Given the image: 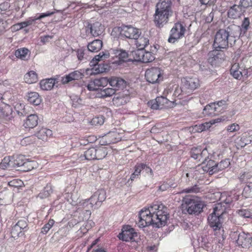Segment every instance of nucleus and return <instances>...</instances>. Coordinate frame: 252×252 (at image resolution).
Listing matches in <instances>:
<instances>
[{"label": "nucleus", "mask_w": 252, "mask_h": 252, "mask_svg": "<svg viewBox=\"0 0 252 252\" xmlns=\"http://www.w3.org/2000/svg\"><path fill=\"white\" fill-rule=\"evenodd\" d=\"M54 224V221H48L42 228L41 232L46 234Z\"/></svg>", "instance_id": "0e129e2a"}, {"label": "nucleus", "mask_w": 252, "mask_h": 252, "mask_svg": "<svg viewBox=\"0 0 252 252\" xmlns=\"http://www.w3.org/2000/svg\"><path fill=\"white\" fill-rule=\"evenodd\" d=\"M107 154V149L105 147L99 146L88 149L84 152L83 154L79 156V158L80 160H99L105 158Z\"/></svg>", "instance_id": "7ed1b4c3"}, {"label": "nucleus", "mask_w": 252, "mask_h": 252, "mask_svg": "<svg viewBox=\"0 0 252 252\" xmlns=\"http://www.w3.org/2000/svg\"><path fill=\"white\" fill-rule=\"evenodd\" d=\"M54 12H49L47 11L45 13H41L39 15V16H37L36 15L34 17H31L29 18L27 21H26L25 22L27 24L28 26L31 25L33 22H34L36 20H40L42 18H44L46 17L50 16L54 14Z\"/></svg>", "instance_id": "ea45409f"}, {"label": "nucleus", "mask_w": 252, "mask_h": 252, "mask_svg": "<svg viewBox=\"0 0 252 252\" xmlns=\"http://www.w3.org/2000/svg\"><path fill=\"white\" fill-rule=\"evenodd\" d=\"M200 191V189L197 186L194 185L183 189L182 193H197Z\"/></svg>", "instance_id": "bf43d9fd"}, {"label": "nucleus", "mask_w": 252, "mask_h": 252, "mask_svg": "<svg viewBox=\"0 0 252 252\" xmlns=\"http://www.w3.org/2000/svg\"><path fill=\"white\" fill-rule=\"evenodd\" d=\"M230 164V161L228 159L222 160L217 164L215 163L214 160L209 159L207 164V167L208 168L207 171L210 175H212L225 169L227 168Z\"/></svg>", "instance_id": "9b49d317"}, {"label": "nucleus", "mask_w": 252, "mask_h": 252, "mask_svg": "<svg viewBox=\"0 0 252 252\" xmlns=\"http://www.w3.org/2000/svg\"><path fill=\"white\" fill-rule=\"evenodd\" d=\"M209 157V153H208V150L206 148H204V149H202L201 152L200 153V156H199V158L198 160L199 161L201 162L202 164H206L208 163Z\"/></svg>", "instance_id": "49530a36"}, {"label": "nucleus", "mask_w": 252, "mask_h": 252, "mask_svg": "<svg viewBox=\"0 0 252 252\" xmlns=\"http://www.w3.org/2000/svg\"><path fill=\"white\" fill-rule=\"evenodd\" d=\"M186 30L185 27L180 22L175 23L171 29L168 42L174 43L184 36Z\"/></svg>", "instance_id": "1a4fd4ad"}, {"label": "nucleus", "mask_w": 252, "mask_h": 252, "mask_svg": "<svg viewBox=\"0 0 252 252\" xmlns=\"http://www.w3.org/2000/svg\"><path fill=\"white\" fill-rule=\"evenodd\" d=\"M150 209V206L144 207L139 212V220H154V212L152 213Z\"/></svg>", "instance_id": "cd10ccee"}, {"label": "nucleus", "mask_w": 252, "mask_h": 252, "mask_svg": "<svg viewBox=\"0 0 252 252\" xmlns=\"http://www.w3.org/2000/svg\"><path fill=\"white\" fill-rule=\"evenodd\" d=\"M135 44L138 48L137 50H144V48L149 45V39L148 36L141 35V32L138 37L135 38Z\"/></svg>", "instance_id": "c756f323"}, {"label": "nucleus", "mask_w": 252, "mask_h": 252, "mask_svg": "<svg viewBox=\"0 0 252 252\" xmlns=\"http://www.w3.org/2000/svg\"><path fill=\"white\" fill-rule=\"evenodd\" d=\"M202 149L200 147L192 148L190 151L191 157L195 159L198 160Z\"/></svg>", "instance_id": "13d9d810"}, {"label": "nucleus", "mask_w": 252, "mask_h": 252, "mask_svg": "<svg viewBox=\"0 0 252 252\" xmlns=\"http://www.w3.org/2000/svg\"><path fill=\"white\" fill-rule=\"evenodd\" d=\"M245 11V8L241 6V3L239 5L234 4L231 6L227 12L228 17L232 19H236L240 17Z\"/></svg>", "instance_id": "b1692460"}, {"label": "nucleus", "mask_w": 252, "mask_h": 252, "mask_svg": "<svg viewBox=\"0 0 252 252\" xmlns=\"http://www.w3.org/2000/svg\"><path fill=\"white\" fill-rule=\"evenodd\" d=\"M137 235L134 229L130 225H125L123 227L122 232L119 234L120 239L128 242L133 241L134 237Z\"/></svg>", "instance_id": "a211bd4d"}, {"label": "nucleus", "mask_w": 252, "mask_h": 252, "mask_svg": "<svg viewBox=\"0 0 252 252\" xmlns=\"http://www.w3.org/2000/svg\"><path fill=\"white\" fill-rule=\"evenodd\" d=\"M104 119L102 117H94L92 121V123L95 125H101L104 123Z\"/></svg>", "instance_id": "69168bd1"}, {"label": "nucleus", "mask_w": 252, "mask_h": 252, "mask_svg": "<svg viewBox=\"0 0 252 252\" xmlns=\"http://www.w3.org/2000/svg\"><path fill=\"white\" fill-rule=\"evenodd\" d=\"M53 192V188L51 184H47L43 190L40 192L38 197L41 199L48 197Z\"/></svg>", "instance_id": "c03bdc74"}, {"label": "nucleus", "mask_w": 252, "mask_h": 252, "mask_svg": "<svg viewBox=\"0 0 252 252\" xmlns=\"http://www.w3.org/2000/svg\"><path fill=\"white\" fill-rule=\"evenodd\" d=\"M28 101L34 105H38L41 102L42 99L36 92H31L27 95Z\"/></svg>", "instance_id": "f704fd0d"}, {"label": "nucleus", "mask_w": 252, "mask_h": 252, "mask_svg": "<svg viewBox=\"0 0 252 252\" xmlns=\"http://www.w3.org/2000/svg\"><path fill=\"white\" fill-rule=\"evenodd\" d=\"M24 79L28 84L34 83L38 80L37 75L34 71H30L25 74Z\"/></svg>", "instance_id": "79ce46f5"}, {"label": "nucleus", "mask_w": 252, "mask_h": 252, "mask_svg": "<svg viewBox=\"0 0 252 252\" xmlns=\"http://www.w3.org/2000/svg\"><path fill=\"white\" fill-rule=\"evenodd\" d=\"M12 157L13 168L18 167H23L27 159L25 156L20 155Z\"/></svg>", "instance_id": "4c0bfd02"}, {"label": "nucleus", "mask_w": 252, "mask_h": 252, "mask_svg": "<svg viewBox=\"0 0 252 252\" xmlns=\"http://www.w3.org/2000/svg\"><path fill=\"white\" fill-rule=\"evenodd\" d=\"M127 99L128 97L124 94H115L113 98V102L115 105L120 106L126 103Z\"/></svg>", "instance_id": "a19ab883"}, {"label": "nucleus", "mask_w": 252, "mask_h": 252, "mask_svg": "<svg viewBox=\"0 0 252 252\" xmlns=\"http://www.w3.org/2000/svg\"><path fill=\"white\" fill-rule=\"evenodd\" d=\"M106 198V192L103 189L98 190L89 199L83 200L81 205L84 208L90 209L94 208L97 209L101 206V203Z\"/></svg>", "instance_id": "f03ea898"}, {"label": "nucleus", "mask_w": 252, "mask_h": 252, "mask_svg": "<svg viewBox=\"0 0 252 252\" xmlns=\"http://www.w3.org/2000/svg\"><path fill=\"white\" fill-rule=\"evenodd\" d=\"M12 157H5L0 163V168L2 169H6L8 168H13Z\"/></svg>", "instance_id": "37998d69"}, {"label": "nucleus", "mask_w": 252, "mask_h": 252, "mask_svg": "<svg viewBox=\"0 0 252 252\" xmlns=\"http://www.w3.org/2000/svg\"><path fill=\"white\" fill-rule=\"evenodd\" d=\"M35 140L36 136L34 135L26 137L22 140L21 144L23 145L31 144L34 143L35 142Z\"/></svg>", "instance_id": "4d7b16f0"}, {"label": "nucleus", "mask_w": 252, "mask_h": 252, "mask_svg": "<svg viewBox=\"0 0 252 252\" xmlns=\"http://www.w3.org/2000/svg\"><path fill=\"white\" fill-rule=\"evenodd\" d=\"M121 139L122 136L119 133L115 131L109 132L103 137L102 139L105 140V142H104V144L108 145L111 143H117L120 141Z\"/></svg>", "instance_id": "bb28decb"}, {"label": "nucleus", "mask_w": 252, "mask_h": 252, "mask_svg": "<svg viewBox=\"0 0 252 252\" xmlns=\"http://www.w3.org/2000/svg\"><path fill=\"white\" fill-rule=\"evenodd\" d=\"M238 215L244 218H249L252 219V213L246 209L238 210L236 212Z\"/></svg>", "instance_id": "6e6d98bb"}, {"label": "nucleus", "mask_w": 252, "mask_h": 252, "mask_svg": "<svg viewBox=\"0 0 252 252\" xmlns=\"http://www.w3.org/2000/svg\"><path fill=\"white\" fill-rule=\"evenodd\" d=\"M226 108L225 101L221 100L207 105L203 109V113L205 116L212 117L223 113Z\"/></svg>", "instance_id": "423d86ee"}, {"label": "nucleus", "mask_w": 252, "mask_h": 252, "mask_svg": "<svg viewBox=\"0 0 252 252\" xmlns=\"http://www.w3.org/2000/svg\"><path fill=\"white\" fill-rule=\"evenodd\" d=\"M208 225L216 233L220 232V231L223 232L221 221H208Z\"/></svg>", "instance_id": "a18cd8bd"}, {"label": "nucleus", "mask_w": 252, "mask_h": 252, "mask_svg": "<svg viewBox=\"0 0 252 252\" xmlns=\"http://www.w3.org/2000/svg\"><path fill=\"white\" fill-rule=\"evenodd\" d=\"M29 50L27 48H21L16 50L15 55L16 57L21 60H25L28 55Z\"/></svg>", "instance_id": "09e8293b"}, {"label": "nucleus", "mask_w": 252, "mask_h": 252, "mask_svg": "<svg viewBox=\"0 0 252 252\" xmlns=\"http://www.w3.org/2000/svg\"><path fill=\"white\" fill-rule=\"evenodd\" d=\"M240 3L245 9L252 6V0H240Z\"/></svg>", "instance_id": "774afa93"}, {"label": "nucleus", "mask_w": 252, "mask_h": 252, "mask_svg": "<svg viewBox=\"0 0 252 252\" xmlns=\"http://www.w3.org/2000/svg\"><path fill=\"white\" fill-rule=\"evenodd\" d=\"M52 134L51 130L46 128H42L34 135L39 139L43 141H47L52 136Z\"/></svg>", "instance_id": "7c9ffc66"}, {"label": "nucleus", "mask_w": 252, "mask_h": 252, "mask_svg": "<svg viewBox=\"0 0 252 252\" xmlns=\"http://www.w3.org/2000/svg\"><path fill=\"white\" fill-rule=\"evenodd\" d=\"M38 117L36 114H31L25 121L24 126L25 128H33L38 124Z\"/></svg>", "instance_id": "473e14b6"}, {"label": "nucleus", "mask_w": 252, "mask_h": 252, "mask_svg": "<svg viewBox=\"0 0 252 252\" xmlns=\"http://www.w3.org/2000/svg\"><path fill=\"white\" fill-rule=\"evenodd\" d=\"M84 223L80 228V231L83 234H85L92 227V225L91 223H89V221H83Z\"/></svg>", "instance_id": "052dcab7"}, {"label": "nucleus", "mask_w": 252, "mask_h": 252, "mask_svg": "<svg viewBox=\"0 0 252 252\" xmlns=\"http://www.w3.org/2000/svg\"><path fill=\"white\" fill-rule=\"evenodd\" d=\"M83 76V73L80 71L75 70L62 77L61 81L63 84L64 85L73 81L79 80Z\"/></svg>", "instance_id": "5701e85b"}, {"label": "nucleus", "mask_w": 252, "mask_h": 252, "mask_svg": "<svg viewBox=\"0 0 252 252\" xmlns=\"http://www.w3.org/2000/svg\"><path fill=\"white\" fill-rule=\"evenodd\" d=\"M172 4L171 0H159L157 4L156 10L172 15Z\"/></svg>", "instance_id": "412c9836"}, {"label": "nucleus", "mask_w": 252, "mask_h": 252, "mask_svg": "<svg viewBox=\"0 0 252 252\" xmlns=\"http://www.w3.org/2000/svg\"><path fill=\"white\" fill-rule=\"evenodd\" d=\"M224 30L228 33L229 37L233 41V43L235 42L236 38L243 36L242 34L239 26L235 24H230Z\"/></svg>", "instance_id": "aec40b11"}, {"label": "nucleus", "mask_w": 252, "mask_h": 252, "mask_svg": "<svg viewBox=\"0 0 252 252\" xmlns=\"http://www.w3.org/2000/svg\"><path fill=\"white\" fill-rule=\"evenodd\" d=\"M226 119V118L225 116H222L220 118L212 120L208 122L202 123L201 124V127L202 128V130H204V131L208 130L210 127H211L212 125L224 121Z\"/></svg>", "instance_id": "58836bf2"}, {"label": "nucleus", "mask_w": 252, "mask_h": 252, "mask_svg": "<svg viewBox=\"0 0 252 252\" xmlns=\"http://www.w3.org/2000/svg\"><path fill=\"white\" fill-rule=\"evenodd\" d=\"M108 84V78L101 77L91 81L87 86V89L90 91L98 90L100 87H105Z\"/></svg>", "instance_id": "4be33fe9"}, {"label": "nucleus", "mask_w": 252, "mask_h": 252, "mask_svg": "<svg viewBox=\"0 0 252 252\" xmlns=\"http://www.w3.org/2000/svg\"><path fill=\"white\" fill-rule=\"evenodd\" d=\"M234 235L238 236L236 243L238 246L243 248H250L252 247V236L250 234L242 232L238 235L235 232Z\"/></svg>", "instance_id": "4468645a"}, {"label": "nucleus", "mask_w": 252, "mask_h": 252, "mask_svg": "<svg viewBox=\"0 0 252 252\" xmlns=\"http://www.w3.org/2000/svg\"><path fill=\"white\" fill-rule=\"evenodd\" d=\"M226 207L222 203L216 204L208 216L207 220H221L226 219L227 213L226 211Z\"/></svg>", "instance_id": "6e6552de"}, {"label": "nucleus", "mask_w": 252, "mask_h": 252, "mask_svg": "<svg viewBox=\"0 0 252 252\" xmlns=\"http://www.w3.org/2000/svg\"><path fill=\"white\" fill-rule=\"evenodd\" d=\"M232 41L228 33L224 29H220L216 33L213 46L215 49H226L229 44L232 45Z\"/></svg>", "instance_id": "39448f33"}, {"label": "nucleus", "mask_w": 252, "mask_h": 252, "mask_svg": "<svg viewBox=\"0 0 252 252\" xmlns=\"http://www.w3.org/2000/svg\"><path fill=\"white\" fill-rule=\"evenodd\" d=\"M220 49H215L208 53V62L212 66L216 65L224 60V54Z\"/></svg>", "instance_id": "f3484780"}, {"label": "nucleus", "mask_w": 252, "mask_h": 252, "mask_svg": "<svg viewBox=\"0 0 252 252\" xmlns=\"http://www.w3.org/2000/svg\"><path fill=\"white\" fill-rule=\"evenodd\" d=\"M140 30L131 26H126L121 28L120 27L114 28L111 34L113 36H117V33L125 36L126 37L135 39L140 35Z\"/></svg>", "instance_id": "0eeeda50"}, {"label": "nucleus", "mask_w": 252, "mask_h": 252, "mask_svg": "<svg viewBox=\"0 0 252 252\" xmlns=\"http://www.w3.org/2000/svg\"><path fill=\"white\" fill-rule=\"evenodd\" d=\"M109 84L115 90L123 89L126 86V81L118 77L113 76L108 78Z\"/></svg>", "instance_id": "a878e982"}, {"label": "nucleus", "mask_w": 252, "mask_h": 252, "mask_svg": "<svg viewBox=\"0 0 252 252\" xmlns=\"http://www.w3.org/2000/svg\"><path fill=\"white\" fill-rule=\"evenodd\" d=\"M250 26V20L249 18L246 17L244 19L242 25L240 26L242 34L244 36L247 32Z\"/></svg>", "instance_id": "864d4df0"}, {"label": "nucleus", "mask_w": 252, "mask_h": 252, "mask_svg": "<svg viewBox=\"0 0 252 252\" xmlns=\"http://www.w3.org/2000/svg\"><path fill=\"white\" fill-rule=\"evenodd\" d=\"M171 15H172L167 14L166 12L163 13L156 10L154 22L156 26L159 28H162L164 25L168 23L169 18Z\"/></svg>", "instance_id": "6ab92c4d"}, {"label": "nucleus", "mask_w": 252, "mask_h": 252, "mask_svg": "<svg viewBox=\"0 0 252 252\" xmlns=\"http://www.w3.org/2000/svg\"><path fill=\"white\" fill-rule=\"evenodd\" d=\"M157 101V98H156L155 99H153L150 101L148 102V104L151 106V108L153 109H160L159 105H158V103Z\"/></svg>", "instance_id": "e2e57ef3"}, {"label": "nucleus", "mask_w": 252, "mask_h": 252, "mask_svg": "<svg viewBox=\"0 0 252 252\" xmlns=\"http://www.w3.org/2000/svg\"><path fill=\"white\" fill-rule=\"evenodd\" d=\"M91 28L89 22H87L85 23L84 28L81 30V36L83 38H86L88 36H92L91 32H90Z\"/></svg>", "instance_id": "3c124183"}, {"label": "nucleus", "mask_w": 252, "mask_h": 252, "mask_svg": "<svg viewBox=\"0 0 252 252\" xmlns=\"http://www.w3.org/2000/svg\"><path fill=\"white\" fill-rule=\"evenodd\" d=\"M27 226L26 221H17V223L12 228L11 236L7 239L8 242L12 243L17 240L20 235H22V230Z\"/></svg>", "instance_id": "2eb2a0df"}, {"label": "nucleus", "mask_w": 252, "mask_h": 252, "mask_svg": "<svg viewBox=\"0 0 252 252\" xmlns=\"http://www.w3.org/2000/svg\"><path fill=\"white\" fill-rule=\"evenodd\" d=\"M163 71L159 67H152L145 72L146 80L151 83H158L163 80Z\"/></svg>", "instance_id": "9d476101"}, {"label": "nucleus", "mask_w": 252, "mask_h": 252, "mask_svg": "<svg viewBox=\"0 0 252 252\" xmlns=\"http://www.w3.org/2000/svg\"><path fill=\"white\" fill-rule=\"evenodd\" d=\"M55 80L50 78L43 79L40 82V87L43 90L48 91L51 90L55 85Z\"/></svg>", "instance_id": "c9c22d12"}, {"label": "nucleus", "mask_w": 252, "mask_h": 252, "mask_svg": "<svg viewBox=\"0 0 252 252\" xmlns=\"http://www.w3.org/2000/svg\"><path fill=\"white\" fill-rule=\"evenodd\" d=\"M167 221H137L136 224L139 228H144L150 225L153 227L160 228L165 226Z\"/></svg>", "instance_id": "2f4dec72"}, {"label": "nucleus", "mask_w": 252, "mask_h": 252, "mask_svg": "<svg viewBox=\"0 0 252 252\" xmlns=\"http://www.w3.org/2000/svg\"><path fill=\"white\" fill-rule=\"evenodd\" d=\"M182 206L187 210L189 214L199 215L205 206L203 201L199 198L187 196L183 199Z\"/></svg>", "instance_id": "f257e3e1"}, {"label": "nucleus", "mask_w": 252, "mask_h": 252, "mask_svg": "<svg viewBox=\"0 0 252 252\" xmlns=\"http://www.w3.org/2000/svg\"><path fill=\"white\" fill-rule=\"evenodd\" d=\"M157 98V102L158 103L160 109L170 106L169 103H172V101H169L167 98L162 96H158Z\"/></svg>", "instance_id": "8fccbe9b"}, {"label": "nucleus", "mask_w": 252, "mask_h": 252, "mask_svg": "<svg viewBox=\"0 0 252 252\" xmlns=\"http://www.w3.org/2000/svg\"><path fill=\"white\" fill-rule=\"evenodd\" d=\"M110 53H100L99 55L95 56L91 62V66H93V72L94 74H98L107 71L109 70V65L107 63L101 62L103 59L109 57Z\"/></svg>", "instance_id": "20e7f679"}, {"label": "nucleus", "mask_w": 252, "mask_h": 252, "mask_svg": "<svg viewBox=\"0 0 252 252\" xmlns=\"http://www.w3.org/2000/svg\"><path fill=\"white\" fill-rule=\"evenodd\" d=\"M12 113V109L11 106L6 102H3V104L0 106V117L10 119Z\"/></svg>", "instance_id": "72a5a7b5"}, {"label": "nucleus", "mask_w": 252, "mask_h": 252, "mask_svg": "<svg viewBox=\"0 0 252 252\" xmlns=\"http://www.w3.org/2000/svg\"><path fill=\"white\" fill-rule=\"evenodd\" d=\"M89 209L83 210L79 216V219L82 220H89L91 217V212Z\"/></svg>", "instance_id": "5fc2aeb1"}, {"label": "nucleus", "mask_w": 252, "mask_h": 252, "mask_svg": "<svg viewBox=\"0 0 252 252\" xmlns=\"http://www.w3.org/2000/svg\"><path fill=\"white\" fill-rule=\"evenodd\" d=\"M102 47V41L99 39H95L88 44V49L92 52H97L101 49Z\"/></svg>", "instance_id": "e433bc0d"}, {"label": "nucleus", "mask_w": 252, "mask_h": 252, "mask_svg": "<svg viewBox=\"0 0 252 252\" xmlns=\"http://www.w3.org/2000/svg\"><path fill=\"white\" fill-rule=\"evenodd\" d=\"M115 93V89L108 88L104 90H101L98 94L99 97L105 98L111 96Z\"/></svg>", "instance_id": "de8ad7c7"}, {"label": "nucleus", "mask_w": 252, "mask_h": 252, "mask_svg": "<svg viewBox=\"0 0 252 252\" xmlns=\"http://www.w3.org/2000/svg\"><path fill=\"white\" fill-rule=\"evenodd\" d=\"M92 36L97 37L101 35L104 31V27L99 22L93 23L89 22Z\"/></svg>", "instance_id": "c85d7f7f"}, {"label": "nucleus", "mask_w": 252, "mask_h": 252, "mask_svg": "<svg viewBox=\"0 0 252 252\" xmlns=\"http://www.w3.org/2000/svg\"><path fill=\"white\" fill-rule=\"evenodd\" d=\"M111 54L114 55L113 57L118 59V60L114 61L113 63L120 64L122 62H126L127 60L128 54L123 50L111 49Z\"/></svg>", "instance_id": "393cba45"}, {"label": "nucleus", "mask_w": 252, "mask_h": 252, "mask_svg": "<svg viewBox=\"0 0 252 252\" xmlns=\"http://www.w3.org/2000/svg\"><path fill=\"white\" fill-rule=\"evenodd\" d=\"M36 166V163L34 161L26 159L22 170L24 171H29L33 169Z\"/></svg>", "instance_id": "603ef678"}, {"label": "nucleus", "mask_w": 252, "mask_h": 252, "mask_svg": "<svg viewBox=\"0 0 252 252\" xmlns=\"http://www.w3.org/2000/svg\"><path fill=\"white\" fill-rule=\"evenodd\" d=\"M240 129L239 126L236 124H233L227 127V130L229 132H232L239 130Z\"/></svg>", "instance_id": "338daca9"}, {"label": "nucleus", "mask_w": 252, "mask_h": 252, "mask_svg": "<svg viewBox=\"0 0 252 252\" xmlns=\"http://www.w3.org/2000/svg\"><path fill=\"white\" fill-rule=\"evenodd\" d=\"M183 90H189V91H193L200 86V81L196 77H185L182 80Z\"/></svg>", "instance_id": "dca6fc26"}, {"label": "nucleus", "mask_w": 252, "mask_h": 252, "mask_svg": "<svg viewBox=\"0 0 252 252\" xmlns=\"http://www.w3.org/2000/svg\"><path fill=\"white\" fill-rule=\"evenodd\" d=\"M145 167V164L143 163H137L134 166V173L137 174L138 176L140 175V173L142 170H144Z\"/></svg>", "instance_id": "680f3d73"}, {"label": "nucleus", "mask_w": 252, "mask_h": 252, "mask_svg": "<svg viewBox=\"0 0 252 252\" xmlns=\"http://www.w3.org/2000/svg\"><path fill=\"white\" fill-rule=\"evenodd\" d=\"M151 209L157 210L156 213H154V219L158 220H167L169 218V214L167 212V208L162 204H153L150 206Z\"/></svg>", "instance_id": "ddd939ff"}, {"label": "nucleus", "mask_w": 252, "mask_h": 252, "mask_svg": "<svg viewBox=\"0 0 252 252\" xmlns=\"http://www.w3.org/2000/svg\"><path fill=\"white\" fill-rule=\"evenodd\" d=\"M134 59L144 63L153 61L155 57L151 52H146L144 50H136L132 52Z\"/></svg>", "instance_id": "f8f14e48"}]
</instances>
